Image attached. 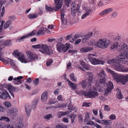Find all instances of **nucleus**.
I'll return each instance as SVG.
<instances>
[{
	"label": "nucleus",
	"mask_w": 128,
	"mask_h": 128,
	"mask_svg": "<svg viewBox=\"0 0 128 128\" xmlns=\"http://www.w3.org/2000/svg\"><path fill=\"white\" fill-rule=\"evenodd\" d=\"M122 56V55H119L116 56L117 59H112L110 60L108 62V64H111L112 66L118 71H120L124 70L123 69V66L121 65L120 64V62L122 64H125L124 62L122 61L123 60L121 57L122 56Z\"/></svg>",
	"instance_id": "nucleus-1"
},
{
	"label": "nucleus",
	"mask_w": 128,
	"mask_h": 128,
	"mask_svg": "<svg viewBox=\"0 0 128 128\" xmlns=\"http://www.w3.org/2000/svg\"><path fill=\"white\" fill-rule=\"evenodd\" d=\"M106 69L108 72L113 76L114 80L117 82H120L123 85H125L128 81V75H118L117 74L115 73L109 68H106Z\"/></svg>",
	"instance_id": "nucleus-2"
},
{
	"label": "nucleus",
	"mask_w": 128,
	"mask_h": 128,
	"mask_svg": "<svg viewBox=\"0 0 128 128\" xmlns=\"http://www.w3.org/2000/svg\"><path fill=\"white\" fill-rule=\"evenodd\" d=\"M128 48L127 45L125 44H119L117 42L114 43L113 46L111 47V48L112 49L115 48L117 51L122 52H124L127 50Z\"/></svg>",
	"instance_id": "nucleus-3"
},
{
	"label": "nucleus",
	"mask_w": 128,
	"mask_h": 128,
	"mask_svg": "<svg viewBox=\"0 0 128 128\" xmlns=\"http://www.w3.org/2000/svg\"><path fill=\"white\" fill-rule=\"evenodd\" d=\"M110 44V42L109 40L106 39H100L96 43L97 46L99 48L104 49L107 47Z\"/></svg>",
	"instance_id": "nucleus-4"
},
{
	"label": "nucleus",
	"mask_w": 128,
	"mask_h": 128,
	"mask_svg": "<svg viewBox=\"0 0 128 128\" xmlns=\"http://www.w3.org/2000/svg\"><path fill=\"white\" fill-rule=\"evenodd\" d=\"M39 50L43 54H46L49 55L53 53L52 49L45 44L41 45L40 49H39Z\"/></svg>",
	"instance_id": "nucleus-5"
},
{
	"label": "nucleus",
	"mask_w": 128,
	"mask_h": 128,
	"mask_svg": "<svg viewBox=\"0 0 128 128\" xmlns=\"http://www.w3.org/2000/svg\"><path fill=\"white\" fill-rule=\"evenodd\" d=\"M99 82L100 84H104L106 82L105 78L106 75L103 70H102L97 74Z\"/></svg>",
	"instance_id": "nucleus-6"
},
{
	"label": "nucleus",
	"mask_w": 128,
	"mask_h": 128,
	"mask_svg": "<svg viewBox=\"0 0 128 128\" xmlns=\"http://www.w3.org/2000/svg\"><path fill=\"white\" fill-rule=\"evenodd\" d=\"M27 58L26 62H30L34 61L35 60L37 59L38 58L36 55L34 54L33 53L30 51H28L26 52Z\"/></svg>",
	"instance_id": "nucleus-7"
},
{
	"label": "nucleus",
	"mask_w": 128,
	"mask_h": 128,
	"mask_svg": "<svg viewBox=\"0 0 128 128\" xmlns=\"http://www.w3.org/2000/svg\"><path fill=\"white\" fill-rule=\"evenodd\" d=\"M88 88L89 89V91L88 92L86 91H84L83 93L82 94L86 96H88L92 98H95L98 96V93L97 92L93 90L91 91L90 88V87H89V88Z\"/></svg>",
	"instance_id": "nucleus-8"
},
{
	"label": "nucleus",
	"mask_w": 128,
	"mask_h": 128,
	"mask_svg": "<svg viewBox=\"0 0 128 128\" xmlns=\"http://www.w3.org/2000/svg\"><path fill=\"white\" fill-rule=\"evenodd\" d=\"M13 55L15 57H17L18 59L21 62L24 63H26L27 61L24 59V55L20 54L18 50L14 51Z\"/></svg>",
	"instance_id": "nucleus-9"
},
{
	"label": "nucleus",
	"mask_w": 128,
	"mask_h": 128,
	"mask_svg": "<svg viewBox=\"0 0 128 128\" xmlns=\"http://www.w3.org/2000/svg\"><path fill=\"white\" fill-rule=\"evenodd\" d=\"M70 45H68L67 44H66L65 46L63 44H60L58 43L57 44V50L60 52H66L69 48Z\"/></svg>",
	"instance_id": "nucleus-10"
},
{
	"label": "nucleus",
	"mask_w": 128,
	"mask_h": 128,
	"mask_svg": "<svg viewBox=\"0 0 128 128\" xmlns=\"http://www.w3.org/2000/svg\"><path fill=\"white\" fill-rule=\"evenodd\" d=\"M88 84V87H90L91 84L94 82L95 80V77L94 75H89L87 78V80Z\"/></svg>",
	"instance_id": "nucleus-11"
},
{
	"label": "nucleus",
	"mask_w": 128,
	"mask_h": 128,
	"mask_svg": "<svg viewBox=\"0 0 128 128\" xmlns=\"http://www.w3.org/2000/svg\"><path fill=\"white\" fill-rule=\"evenodd\" d=\"M89 60L91 62L94 64H103L104 63V62L102 60L96 59L94 58L90 57Z\"/></svg>",
	"instance_id": "nucleus-12"
},
{
	"label": "nucleus",
	"mask_w": 128,
	"mask_h": 128,
	"mask_svg": "<svg viewBox=\"0 0 128 128\" xmlns=\"http://www.w3.org/2000/svg\"><path fill=\"white\" fill-rule=\"evenodd\" d=\"M63 1V0H54L55 7L54 8H55V11H57L61 8L62 5Z\"/></svg>",
	"instance_id": "nucleus-13"
},
{
	"label": "nucleus",
	"mask_w": 128,
	"mask_h": 128,
	"mask_svg": "<svg viewBox=\"0 0 128 128\" xmlns=\"http://www.w3.org/2000/svg\"><path fill=\"white\" fill-rule=\"evenodd\" d=\"M122 55L121 56L122 61L124 62L125 63L126 62H128V51L127 50L124 52H122L120 55Z\"/></svg>",
	"instance_id": "nucleus-14"
},
{
	"label": "nucleus",
	"mask_w": 128,
	"mask_h": 128,
	"mask_svg": "<svg viewBox=\"0 0 128 128\" xmlns=\"http://www.w3.org/2000/svg\"><path fill=\"white\" fill-rule=\"evenodd\" d=\"M65 10H62L60 12L61 19L62 20V24L66 25L67 24V20L66 18L64 17L65 15Z\"/></svg>",
	"instance_id": "nucleus-15"
},
{
	"label": "nucleus",
	"mask_w": 128,
	"mask_h": 128,
	"mask_svg": "<svg viewBox=\"0 0 128 128\" xmlns=\"http://www.w3.org/2000/svg\"><path fill=\"white\" fill-rule=\"evenodd\" d=\"M84 10L86 11L85 13L83 15L82 17L81 18L83 19L89 15L91 11V9L89 8H84L83 9Z\"/></svg>",
	"instance_id": "nucleus-16"
},
{
	"label": "nucleus",
	"mask_w": 128,
	"mask_h": 128,
	"mask_svg": "<svg viewBox=\"0 0 128 128\" xmlns=\"http://www.w3.org/2000/svg\"><path fill=\"white\" fill-rule=\"evenodd\" d=\"M6 88L9 91V92L11 94L13 97L14 96V95L13 94L11 91H15V88L13 86L10 84H7L6 86Z\"/></svg>",
	"instance_id": "nucleus-17"
},
{
	"label": "nucleus",
	"mask_w": 128,
	"mask_h": 128,
	"mask_svg": "<svg viewBox=\"0 0 128 128\" xmlns=\"http://www.w3.org/2000/svg\"><path fill=\"white\" fill-rule=\"evenodd\" d=\"M48 93L46 92H44L42 94L41 97V101L43 102H45L47 98Z\"/></svg>",
	"instance_id": "nucleus-18"
},
{
	"label": "nucleus",
	"mask_w": 128,
	"mask_h": 128,
	"mask_svg": "<svg viewBox=\"0 0 128 128\" xmlns=\"http://www.w3.org/2000/svg\"><path fill=\"white\" fill-rule=\"evenodd\" d=\"M93 49V48L88 47H85L80 48V51L82 52H87L90 51Z\"/></svg>",
	"instance_id": "nucleus-19"
},
{
	"label": "nucleus",
	"mask_w": 128,
	"mask_h": 128,
	"mask_svg": "<svg viewBox=\"0 0 128 128\" xmlns=\"http://www.w3.org/2000/svg\"><path fill=\"white\" fill-rule=\"evenodd\" d=\"M25 109L27 114L28 116L29 117L30 116L32 110L31 108L29 105L27 104L25 105Z\"/></svg>",
	"instance_id": "nucleus-20"
},
{
	"label": "nucleus",
	"mask_w": 128,
	"mask_h": 128,
	"mask_svg": "<svg viewBox=\"0 0 128 128\" xmlns=\"http://www.w3.org/2000/svg\"><path fill=\"white\" fill-rule=\"evenodd\" d=\"M23 77L22 76H20L16 78H14V82L15 84H21L22 83V82L21 81V79Z\"/></svg>",
	"instance_id": "nucleus-21"
},
{
	"label": "nucleus",
	"mask_w": 128,
	"mask_h": 128,
	"mask_svg": "<svg viewBox=\"0 0 128 128\" xmlns=\"http://www.w3.org/2000/svg\"><path fill=\"white\" fill-rule=\"evenodd\" d=\"M92 32H91L88 33V34L85 35L83 36H82V39L83 40L82 42H84V40H86L90 38L92 35Z\"/></svg>",
	"instance_id": "nucleus-22"
},
{
	"label": "nucleus",
	"mask_w": 128,
	"mask_h": 128,
	"mask_svg": "<svg viewBox=\"0 0 128 128\" xmlns=\"http://www.w3.org/2000/svg\"><path fill=\"white\" fill-rule=\"evenodd\" d=\"M112 9L111 8H108L104 10L100 14V15H102L104 14H106L111 12Z\"/></svg>",
	"instance_id": "nucleus-23"
},
{
	"label": "nucleus",
	"mask_w": 128,
	"mask_h": 128,
	"mask_svg": "<svg viewBox=\"0 0 128 128\" xmlns=\"http://www.w3.org/2000/svg\"><path fill=\"white\" fill-rule=\"evenodd\" d=\"M87 84H88L87 81L86 80H83L81 82H80L79 84L83 88H85L87 86Z\"/></svg>",
	"instance_id": "nucleus-24"
},
{
	"label": "nucleus",
	"mask_w": 128,
	"mask_h": 128,
	"mask_svg": "<svg viewBox=\"0 0 128 128\" xmlns=\"http://www.w3.org/2000/svg\"><path fill=\"white\" fill-rule=\"evenodd\" d=\"M69 113L67 112H60L57 114L58 118H60L61 117L68 114Z\"/></svg>",
	"instance_id": "nucleus-25"
},
{
	"label": "nucleus",
	"mask_w": 128,
	"mask_h": 128,
	"mask_svg": "<svg viewBox=\"0 0 128 128\" xmlns=\"http://www.w3.org/2000/svg\"><path fill=\"white\" fill-rule=\"evenodd\" d=\"M101 123L103 124L106 125H110L112 122L110 120H103L101 121Z\"/></svg>",
	"instance_id": "nucleus-26"
},
{
	"label": "nucleus",
	"mask_w": 128,
	"mask_h": 128,
	"mask_svg": "<svg viewBox=\"0 0 128 128\" xmlns=\"http://www.w3.org/2000/svg\"><path fill=\"white\" fill-rule=\"evenodd\" d=\"M72 7L71 8V14L72 15L74 16H76V6L74 5H71Z\"/></svg>",
	"instance_id": "nucleus-27"
},
{
	"label": "nucleus",
	"mask_w": 128,
	"mask_h": 128,
	"mask_svg": "<svg viewBox=\"0 0 128 128\" xmlns=\"http://www.w3.org/2000/svg\"><path fill=\"white\" fill-rule=\"evenodd\" d=\"M37 33V32L35 30H33L31 33L29 34H28L26 35V38H28V37H30L33 36H34Z\"/></svg>",
	"instance_id": "nucleus-28"
},
{
	"label": "nucleus",
	"mask_w": 128,
	"mask_h": 128,
	"mask_svg": "<svg viewBox=\"0 0 128 128\" xmlns=\"http://www.w3.org/2000/svg\"><path fill=\"white\" fill-rule=\"evenodd\" d=\"M116 90L118 91V92L116 94L117 97L119 99L122 98V96L119 89L118 88Z\"/></svg>",
	"instance_id": "nucleus-29"
},
{
	"label": "nucleus",
	"mask_w": 128,
	"mask_h": 128,
	"mask_svg": "<svg viewBox=\"0 0 128 128\" xmlns=\"http://www.w3.org/2000/svg\"><path fill=\"white\" fill-rule=\"evenodd\" d=\"M111 90L106 88L104 91V95L105 96H107L111 92Z\"/></svg>",
	"instance_id": "nucleus-30"
},
{
	"label": "nucleus",
	"mask_w": 128,
	"mask_h": 128,
	"mask_svg": "<svg viewBox=\"0 0 128 128\" xmlns=\"http://www.w3.org/2000/svg\"><path fill=\"white\" fill-rule=\"evenodd\" d=\"M38 15L36 14H30L28 16V17L30 19H34L36 18Z\"/></svg>",
	"instance_id": "nucleus-31"
},
{
	"label": "nucleus",
	"mask_w": 128,
	"mask_h": 128,
	"mask_svg": "<svg viewBox=\"0 0 128 128\" xmlns=\"http://www.w3.org/2000/svg\"><path fill=\"white\" fill-rule=\"evenodd\" d=\"M3 94L2 98V99H6L8 98V97L10 98V96L8 95V92H3Z\"/></svg>",
	"instance_id": "nucleus-32"
},
{
	"label": "nucleus",
	"mask_w": 128,
	"mask_h": 128,
	"mask_svg": "<svg viewBox=\"0 0 128 128\" xmlns=\"http://www.w3.org/2000/svg\"><path fill=\"white\" fill-rule=\"evenodd\" d=\"M69 83L68 84L73 89H75L76 88L77 85L76 84L72 83L70 81H69Z\"/></svg>",
	"instance_id": "nucleus-33"
},
{
	"label": "nucleus",
	"mask_w": 128,
	"mask_h": 128,
	"mask_svg": "<svg viewBox=\"0 0 128 128\" xmlns=\"http://www.w3.org/2000/svg\"><path fill=\"white\" fill-rule=\"evenodd\" d=\"M89 45L93 46L96 45V42L94 40H92L88 43Z\"/></svg>",
	"instance_id": "nucleus-34"
},
{
	"label": "nucleus",
	"mask_w": 128,
	"mask_h": 128,
	"mask_svg": "<svg viewBox=\"0 0 128 128\" xmlns=\"http://www.w3.org/2000/svg\"><path fill=\"white\" fill-rule=\"evenodd\" d=\"M70 76L71 79L73 81L76 82V79L75 78L74 75V74L73 73H71L70 75Z\"/></svg>",
	"instance_id": "nucleus-35"
},
{
	"label": "nucleus",
	"mask_w": 128,
	"mask_h": 128,
	"mask_svg": "<svg viewBox=\"0 0 128 128\" xmlns=\"http://www.w3.org/2000/svg\"><path fill=\"white\" fill-rule=\"evenodd\" d=\"M11 40H6L4 42V43L6 46H10L12 45V44L11 43Z\"/></svg>",
	"instance_id": "nucleus-36"
},
{
	"label": "nucleus",
	"mask_w": 128,
	"mask_h": 128,
	"mask_svg": "<svg viewBox=\"0 0 128 128\" xmlns=\"http://www.w3.org/2000/svg\"><path fill=\"white\" fill-rule=\"evenodd\" d=\"M12 110L13 112L12 113L14 114V116H16V115L18 114V110L17 109L15 108H13L12 109Z\"/></svg>",
	"instance_id": "nucleus-37"
},
{
	"label": "nucleus",
	"mask_w": 128,
	"mask_h": 128,
	"mask_svg": "<svg viewBox=\"0 0 128 128\" xmlns=\"http://www.w3.org/2000/svg\"><path fill=\"white\" fill-rule=\"evenodd\" d=\"M66 126L62 124H57L56 126V128H66Z\"/></svg>",
	"instance_id": "nucleus-38"
},
{
	"label": "nucleus",
	"mask_w": 128,
	"mask_h": 128,
	"mask_svg": "<svg viewBox=\"0 0 128 128\" xmlns=\"http://www.w3.org/2000/svg\"><path fill=\"white\" fill-rule=\"evenodd\" d=\"M54 8H53L51 7L48 6H46V10L48 11L52 12Z\"/></svg>",
	"instance_id": "nucleus-39"
},
{
	"label": "nucleus",
	"mask_w": 128,
	"mask_h": 128,
	"mask_svg": "<svg viewBox=\"0 0 128 128\" xmlns=\"http://www.w3.org/2000/svg\"><path fill=\"white\" fill-rule=\"evenodd\" d=\"M44 118L46 119L50 120V118H52V114H50L46 115L44 116Z\"/></svg>",
	"instance_id": "nucleus-40"
},
{
	"label": "nucleus",
	"mask_w": 128,
	"mask_h": 128,
	"mask_svg": "<svg viewBox=\"0 0 128 128\" xmlns=\"http://www.w3.org/2000/svg\"><path fill=\"white\" fill-rule=\"evenodd\" d=\"M53 62V60L52 59H50L48 60L46 62V64L47 66H50Z\"/></svg>",
	"instance_id": "nucleus-41"
},
{
	"label": "nucleus",
	"mask_w": 128,
	"mask_h": 128,
	"mask_svg": "<svg viewBox=\"0 0 128 128\" xmlns=\"http://www.w3.org/2000/svg\"><path fill=\"white\" fill-rule=\"evenodd\" d=\"M23 126V125L22 123L18 122L16 124L15 128H21Z\"/></svg>",
	"instance_id": "nucleus-42"
},
{
	"label": "nucleus",
	"mask_w": 128,
	"mask_h": 128,
	"mask_svg": "<svg viewBox=\"0 0 128 128\" xmlns=\"http://www.w3.org/2000/svg\"><path fill=\"white\" fill-rule=\"evenodd\" d=\"M38 36L42 35L44 34V33L42 30H40L37 32Z\"/></svg>",
	"instance_id": "nucleus-43"
},
{
	"label": "nucleus",
	"mask_w": 128,
	"mask_h": 128,
	"mask_svg": "<svg viewBox=\"0 0 128 128\" xmlns=\"http://www.w3.org/2000/svg\"><path fill=\"white\" fill-rule=\"evenodd\" d=\"M4 104L6 107L7 108L10 107L11 106V104L9 102H4Z\"/></svg>",
	"instance_id": "nucleus-44"
},
{
	"label": "nucleus",
	"mask_w": 128,
	"mask_h": 128,
	"mask_svg": "<svg viewBox=\"0 0 128 128\" xmlns=\"http://www.w3.org/2000/svg\"><path fill=\"white\" fill-rule=\"evenodd\" d=\"M79 36L78 35H75L72 38L71 40H70V41L71 42H73L76 39L79 37Z\"/></svg>",
	"instance_id": "nucleus-45"
},
{
	"label": "nucleus",
	"mask_w": 128,
	"mask_h": 128,
	"mask_svg": "<svg viewBox=\"0 0 128 128\" xmlns=\"http://www.w3.org/2000/svg\"><path fill=\"white\" fill-rule=\"evenodd\" d=\"M1 120H5L6 121L8 122L9 121V119L7 117H6L4 116H2L1 117V118L0 119Z\"/></svg>",
	"instance_id": "nucleus-46"
},
{
	"label": "nucleus",
	"mask_w": 128,
	"mask_h": 128,
	"mask_svg": "<svg viewBox=\"0 0 128 128\" xmlns=\"http://www.w3.org/2000/svg\"><path fill=\"white\" fill-rule=\"evenodd\" d=\"M91 104V103L90 102L88 103H87L86 102H84L83 104L82 105V106H86V107H89Z\"/></svg>",
	"instance_id": "nucleus-47"
},
{
	"label": "nucleus",
	"mask_w": 128,
	"mask_h": 128,
	"mask_svg": "<svg viewBox=\"0 0 128 128\" xmlns=\"http://www.w3.org/2000/svg\"><path fill=\"white\" fill-rule=\"evenodd\" d=\"M104 110L107 111H109L110 110V108L108 105H104Z\"/></svg>",
	"instance_id": "nucleus-48"
},
{
	"label": "nucleus",
	"mask_w": 128,
	"mask_h": 128,
	"mask_svg": "<svg viewBox=\"0 0 128 128\" xmlns=\"http://www.w3.org/2000/svg\"><path fill=\"white\" fill-rule=\"evenodd\" d=\"M76 116V114H73L70 116L72 120V122L73 123L74 122V120Z\"/></svg>",
	"instance_id": "nucleus-49"
},
{
	"label": "nucleus",
	"mask_w": 128,
	"mask_h": 128,
	"mask_svg": "<svg viewBox=\"0 0 128 128\" xmlns=\"http://www.w3.org/2000/svg\"><path fill=\"white\" fill-rule=\"evenodd\" d=\"M67 104H59L58 106V108H66Z\"/></svg>",
	"instance_id": "nucleus-50"
},
{
	"label": "nucleus",
	"mask_w": 128,
	"mask_h": 128,
	"mask_svg": "<svg viewBox=\"0 0 128 128\" xmlns=\"http://www.w3.org/2000/svg\"><path fill=\"white\" fill-rule=\"evenodd\" d=\"M89 116L88 114L86 115L85 116V118L84 120V122H86L88 121L89 120Z\"/></svg>",
	"instance_id": "nucleus-51"
},
{
	"label": "nucleus",
	"mask_w": 128,
	"mask_h": 128,
	"mask_svg": "<svg viewBox=\"0 0 128 128\" xmlns=\"http://www.w3.org/2000/svg\"><path fill=\"white\" fill-rule=\"evenodd\" d=\"M35 85L36 86H37L39 84V79L38 78H36L34 81Z\"/></svg>",
	"instance_id": "nucleus-52"
},
{
	"label": "nucleus",
	"mask_w": 128,
	"mask_h": 128,
	"mask_svg": "<svg viewBox=\"0 0 128 128\" xmlns=\"http://www.w3.org/2000/svg\"><path fill=\"white\" fill-rule=\"evenodd\" d=\"M68 108L69 110H74V108L70 104V103L69 104L68 106Z\"/></svg>",
	"instance_id": "nucleus-53"
},
{
	"label": "nucleus",
	"mask_w": 128,
	"mask_h": 128,
	"mask_svg": "<svg viewBox=\"0 0 128 128\" xmlns=\"http://www.w3.org/2000/svg\"><path fill=\"white\" fill-rule=\"evenodd\" d=\"M41 45L40 44H38L35 45H33L32 46V47L34 48H39L40 49Z\"/></svg>",
	"instance_id": "nucleus-54"
},
{
	"label": "nucleus",
	"mask_w": 128,
	"mask_h": 128,
	"mask_svg": "<svg viewBox=\"0 0 128 128\" xmlns=\"http://www.w3.org/2000/svg\"><path fill=\"white\" fill-rule=\"evenodd\" d=\"M109 118L110 119L113 120L116 118V116L114 114H112L110 116Z\"/></svg>",
	"instance_id": "nucleus-55"
},
{
	"label": "nucleus",
	"mask_w": 128,
	"mask_h": 128,
	"mask_svg": "<svg viewBox=\"0 0 128 128\" xmlns=\"http://www.w3.org/2000/svg\"><path fill=\"white\" fill-rule=\"evenodd\" d=\"M37 102V101H34L32 102V107L34 109L35 108Z\"/></svg>",
	"instance_id": "nucleus-56"
},
{
	"label": "nucleus",
	"mask_w": 128,
	"mask_h": 128,
	"mask_svg": "<svg viewBox=\"0 0 128 128\" xmlns=\"http://www.w3.org/2000/svg\"><path fill=\"white\" fill-rule=\"evenodd\" d=\"M6 46L4 42L2 43L0 45V51Z\"/></svg>",
	"instance_id": "nucleus-57"
},
{
	"label": "nucleus",
	"mask_w": 128,
	"mask_h": 128,
	"mask_svg": "<svg viewBox=\"0 0 128 128\" xmlns=\"http://www.w3.org/2000/svg\"><path fill=\"white\" fill-rule=\"evenodd\" d=\"M8 19L10 20H13L16 19V17L14 16H9L8 17Z\"/></svg>",
	"instance_id": "nucleus-58"
},
{
	"label": "nucleus",
	"mask_w": 128,
	"mask_h": 128,
	"mask_svg": "<svg viewBox=\"0 0 128 128\" xmlns=\"http://www.w3.org/2000/svg\"><path fill=\"white\" fill-rule=\"evenodd\" d=\"M0 60L2 61L4 63H5V64H8L9 62V60H5L3 58H2V60Z\"/></svg>",
	"instance_id": "nucleus-59"
},
{
	"label": "nucleus",
	"mask_w": 128,
	"mask_h": 128,
	"mask_svg": "<svg viewBox=\"0 0 128 128\" xmlns=\"http://www.w3.org/2000/svg\"><path fill=\"white\" fill-rule=\"evenodd\" d=\"M9 62L10 63V64L12 66H14L15 65V64L14 62L13 61V60L11 59H9Z\"/></svg>",
	"instance_id": "nucleus-60"
},
{
	"label": "nucleus",
	"mask_w": 128,
	"mask_h": 128,
	"mask_svg": "<svg viewBox=\"0 0 128 128\" xmlns=\"http://www.w3.org/2000/svg\"><path fill=\"white\" fill-rule=\"evenodd\" d=\"M82 66L83 68L84 69L88 70H90V68L86 64L84 66Z\"/></svg>",
	"instance_id": "nucleus-61"
},
{
	"label": "nucleus",
	"mask_w": 128,
	"mask_h": 128,
	"mask_svg": "<svg viewBox=\"0 0 128 128\" xmlns=\"http://www.w3.org/2000/svg\"><path fill=\"white\" fill-rule=\"evenodd\" d=\"M27 38L26 35H24L22 37H21L20 38H18L17 40H18V42H20V41L23 40V39Z\"/></svg>",
	"instance_id": "nucleus-62"
},
{
	"label": "nucleus",
	"mask_w": 128,
	"mask_h": 128,
	"mask_svg": "<svg viewBox=\"0 0 128 128\" xmlns=\"http://www.w3.org/2000/svg\"><path fill=\"white\" fill-rule=\"evenodd\" d=\"M71 0H65V2L66 5L68 6H69V4Z\"/></svg>",
	"instance_id": "nucleus-63"
},
{
	"label": "nucleus",
	"mask_w": 128,
	"mask_h": 128,
	"mask_svg": "<svg viewBox=\"0 0 128 128\" xmlns=\"http://www.w3.org/2000/svg\"><path fill=\"white\" fill-rule=\"evenodd\" d=\"M86 124L87 125H94V122H93L92 121H90L87 122Z\"/></svg>",
	"instance_id": "nucleus-64"
}]
</instances>
